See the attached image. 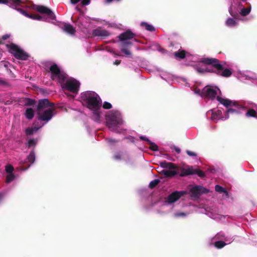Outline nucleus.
<instances>
[{
    "mask_svg": "<svg viewBox=\"0 0 257 257\" xmlns=\"http://www.w3.org/2000/svg\"><path fill=\"white\" fill-rule=\"evenodd\" d=\"M47 67L51 73L52 79L58 81L61 84L63 90L69 91L73 94L71 96L75 97L79 90V82L72 78L67 79L66 74L55 63L50 64Z\"/></svg>",
    "mask_w": 257,
    "mask_h": 257,
    "instance_id": "1",
    "label": "nucleus"
},
{
    "mask_svg": "<svg viewBox=\"0 0 257 257\" xmlns=\"http://www.w3.org/2000/svg\"><path fill=\"white\" fill-rule=\"evenodd\" d=\"M80 101L92 111V118L100 123L101 115V101L99 96L93 91H86L81 94Z\"/></svg>",
    "mask_w": 257,
    "mask_h": 257,
    "instance_id": "2",
    "label": "nucleus"
},
{
    "mask_svg": "<svg viewBox=\"0 0 257 257\" xmlns=\"http://www.w3.org/2000/svg\"><path fill=\"white\" fill-rule=\"evenodd\" d=\"M105 119L106 125L111 131L119 134L126 131L121 115L118 111L112 110L108 112L105 116Z\"/></svg>",
    "mask_w": 257,
    "mask_h": 257,
    "instance_id": "3",
    "label": "nucleus"
},
{
    "mask_svg": "<svg viewBox=\"0 0 257 257\" xmlns=\"http://www.w3.org/2000/svg\"><path fill=\"white\" fill-rule=\"evenodd\" d=\"M56 114L54 104L47 99L40 100L37 107V115L39 120L47 122Z\"/></svg>",
    "mask_w": 257,
    "mask_h": 257,
    "instance_id": "4",
    "label": "nucleus"
},
{
    "mask_svg": "<svg viewBox=\"0 0 257 257\" xmlns=\"http://www.w3.org/2000/svg\"><path fill=\"white\" fill-rule=\"evenodd\" d=\"M35 9L41 13L46 14L47 17H42L38 15H28L26 12L21 9H18L17 10L26 17L36 20L50 22V21L54 20L55 19V16L48 8L42 6H35Z\"/></svg>",
    "mask_w": 257,
    "mask_h": 257,
    "instance_id": "5",
    "label": "nucleus"
},
{
    "mask_svg": "<svg viewBox=\"0 0 257 257\" xmlns=\"http://www.w3.org/2000/svg\"><path fill=\"white\" fill-rule=\"evenodd\" d=\"M200 62L207 65H211L216 69L214 73L218 75L228 77L232 74V72L230 69L226 68L223 70L222 65L220 64L219 60L216 58H203L201 59Z\"/></svg>",
    "mask_w": 257,
    "mask_h": 257,
    "instance_id": "6",
    "label": "nucleus"
},
{
    "mask_svg": "<svg viewBox=\"0 0 257 257\" xmlns=\"http://www.w3.org/2000/svg\"><path fill=\"white\" fill-rule=\"evenodd\" d=\"M217 100L228 109L226 111V115L225 119L229 117V113L239 114L240 108H242V106L239 104L237 102L230 100L228 99H224L220 96H217Z\"/></svg>",
    "mask_w": 257,
    "mask_h": 257,
    "instance_id": "7",
    "label": "nucleus"
},
{
    "mask_svg": "<svg viewBox=\"0 0 257 257\" xmlns=\"http://www.w3.org/2000/svg\"><path fill=\"white\" fill-rule=\"evenodd\" d=\"M6 47L9 51L17 59L26 60L29 57V55L27 53L14 44H7L6 45Z\"/></svg>",
    "mask_w": 257,
    "mask_h": 257,
    "instance_id": "8",
    "label": "nucleus"
},
{
    "mask_svg": "<svg viewBox=\"0 0 257 257\" xmlns=\"http://www.w3.org/2000/svg\"><path fill=\"white\" fill-rule=\"evenodd\" d=\"M160 166L162 168H168L169 169L163 170L161 171V174L165 177L171 178L177 174V172L176 170L177 167L174 164L163 161L160 163Z\"/></svg>",
    "mask_w": 257,
    "mask_h": 257,
    "instance_id": "9",
    "label": "nucleus"
},
{
    "mask_svg": "<svg viewBox=\"0 0 257 257\" xmlns=\"http://www.w3.org/2000/svg\"><path fill=\"white\" fill-rule=\"evenodd\" d=\"M119 46L122 51L126 55L128 54L127 47L128 45V32H126L119 35L118 39Z\"/></svg>",
    "mask_w": 257,
    "mask_h": 257,
    "instance_id": "10",
    "label": "nucleus"
},
{
    "mask_svg": "<svg viewBox=\"0 0 257 257\" xmlns=\"http://www.w3.org/2000/svg\"><path fill=\"white\" fill-rule=\"evenodd\" d=\"M217 95V91L212 86H206L201 91V95L205 97L214 99Z\"/></svg>",
    "mask_w": 257,
    "mask_h": 257,
    "instance_id": "11",
    "label": "nucleus"
},
{
    "mask_svg": "<svg viewBox=\"0 0 257 257\" xmlns=\"http://www.w3.org/2000/svg\"><path fill=\"white\" fill-rule=\"evenodd\" d=\"M190 196L198 198L202 194L208 193V190L202 186H195L190 189Z\"/></svg>",
    "mask_w": 257,
    "mask_h": 257,
    "instance_id": "12",
    "label": "nucleus"
},
{
    "mask_svg": "<svg viewBox=\"0 0 257 257\" xmlns=\"http://www.w3.org/2000/svg\"><path fill=\"white\" fill-rule=\"evenodd\" d=\"M186 193V192L184 191H174L168 196L166 201L170 204L174 203Z\"/></svg>",
    "mask_w": 257,
    "mask_h": 257,
    "instance_id": "13",
    "label": "nucleus"
},
{
    "mask_svg": "<svg viewBox=\"0 0 257 257\" xmlns=\"http://www.w3.org/2000/svg\"><path fill=\"white\" fill-rule=\"evenodd\" d=\"M93 34L97 37L104 38L109 35V33L105 30L98 28L93 31Z\"/></svg>",
    "mask_w": 257,
    "mask_h": 257,
    "instance_id": "14",
    "label": "nucleus"
},
{
    "mask_svg": "<svg viewBox=\"0 0 257 257\" xmlns=\"http://www.w3.org/2000/svg\"><path fill=\"white\" fill-rule=\"evenodd\" d=\"M90 19L88 18L84 17L83 16H81L78 19L77 23L78 25H80L81 26L84 28H88L89 27V21Z\"/></svg>",
    "mask_w": 257,
    "mask_h": 257,
    "instance_id": "15",
    "label": "nucleus"
},
{
    "mask_svg": "<svg viewBox=\"0 0 257 257\" xmlns=\"http://www.w3.org/2000/svg\"><path fill=\"white\" fill-rule=\"evenodd\" d=\"M62 28L64 32L70 35H74L75 32V29L70 24L65 23Z\"/></svg>",
    "mask_w": 257,
    "mask_h": 257,
    "instance_id": "16",
    "label": "nucleus"
},
{
    "mask_svg": "<svg viewBox=\"0 0 257 257\" xmlns=\"http://www.w3.org/2000/svg\"><path fill=\"white\" fill-rule=\"evenodd\" d=\"M44 124L37 125L36 124H34L33 127L31 128H28L26 130V133L27 135H32L33 133L36 132L40 128H41Z\"/></svg>",
    "mask_w": 257,
    "mask_h": 257,
    "instance_id": "17",
    "label": "nucleus"
},
{
    "mask_svg": "<svg viewBox=\"0 0 257 257\" xmlns=\"http://www.w3.org/2000/svg\"><path fill=\"white\" fill-rule=\"evenodd\" d=\"M175 58L177 59H183L186 57V51L184 50H179L174 53Z\"/></svg>",
    "mask_w": 257,
    "mask_h": 257,
    "instance_id": "18",
    "label": "nucleus"
},
{
    "mask_svg": "<svg viewBox=\"0 0 257 257\" xmlns=\"http://www.w3.org/2000/svg\"><path fill=\"white\" fill-rule=\"evenodd\" d=\"M222 114V111L220 110H217L216 111L212 112L211 114V119L213 120H216L219 119L223 120V117H220Z\"/></svg>",
    "mask_w": 257,
    "mask_h": 257,
    "instance_id": "19",
    "label": "nucleus"
},
{
    "mask_svg": "<svg viewBox=\"0 0 257 257\" xmlns=\"http://www.w3.org/2000/svg\"><path fill=\"white\" fill-rule=\"evenodd\" d=\"M195 169H193L192 167H190L188 169H183L181 176H185L190 175H193L195 174Z\"/></svg>",
    "mask_w": 257,
    "mask_h": 257,
    "instance_id": "20",
    "label": "nucleus"
},
{
    "mask_svg": "<svg viewBox=\"0 0 257 257\" xmlns=\"http://www.w3.org/2000/svg\"><path fill=\"white\" fill-rule=\"evenodd\" d=\"M141 25L142 27H144L147 31L150 32H154L155 31V28L153 25H150L146 22H142Z\"/></svg>",
    "mask_w": 257,
    "mask_h": 257,
    "instance_id": "21",
    "label": "nucleus"
},
{
    "mask_svg": "<svg viewBox=\"0 0 257 257\" xmlns=\"http://www.w3.org/2000/svg\"><path fill=\"white\" fill-rule=\"evenodd\" d=\"M225 24L227 27H232L237 25V22L232 18H228L225 22Z\"/></svg>",
    "mask_w": 257,
    "mask_h": 257,
    "instance_id": "22",
    "label": "nucleus"
},
{
    "mask_svg": "<svg viewBox=\"0 0 257 257\" xmlns=\"http://www.w3.org/2000/svg\"><path fill=\"white\" fill-rule=\"evenodd\" d=\"M25 115L28 119H32L34 116V110L33 109L29 108L26 110Z\"/></svg>",
    "mask_w": 257,
    "mask_h": 257,
    "instance_id": "23",
    "label": "nucleus"
},
{
    "mask_svg": "<svg viewBox=\"0 0 257 257\" xmlns=\"http://www.w3.org/2000/svg\"><path fill=\"white\" fill-rule=\"evenodd\" d=\"M13 2V4H10V7L16 9V7L17 6H19L20 5L21 3H23V0H11Z\"/></svg>",
    "mask_w": 257,
    "mask_h": 257,
    "instance_id": "24",
    "label": "nucleus"
},
{
    "mask_svg": "<svg viewBox=\"0 0 257 257\" xmlns=\"http://www.w3.org/2000/svg\"><path fill=\"white\" fill-rule=\"evenodd\" d=\"M226 244V243L224 241H222V240L217 241L215 242V243H214L215 247L218 249L222 248Z\"/></svg>",
    "mask_w": 257,
    "mask_h": 257,
    "instance_id": "25",
    "label": "nucleus"
},
{
    "mask_svg": "<svg viewBox=\"0 0 257 257\" xmlns=\"http://www.w3.org/2000/svg\"><path fill=\"white\" fill-rule=\"evenodd\" d=\"M246 115L248 116L254 117L257 118V114L255 110L253 109H249L246 113Z\"/></svg>",
    "mask_w": 257,
    "mask_h": 257,
    "instance_id": "26",
    "label": "nucleus"
},
{
    "mask_svg": "<svg viewBox=\"0 0 257 257\" xmlns=\"http://www.w3.org/2000/svg\"><path fill=\"white\" fill-rule=\"evenodd\" d=\"M160 182L159 179H155L150 183L149 186L151 189H153L158 185Z\"/></svg>",
    "mask_w": 257,
    "mask_h": 257,
    "instance_id": "27",
    "label": "nucleus"
},
{
    "mask_svg": "<svg viewBox=\"0 0 257 257\" xmlns=\"http://www.w3.org/2000/svg\"><path fill=\"white\" fill-rule=\"evenodd\" d=\"M250 12V8H243L241 9L240 14L242 16H246L248 15Z\"/></svg>",
    "mask_w": 257,
    "mask_h": 257,
    "instance_id": "28",
    "label": "nucleus"
},
{
    "mask_svg": "<svg viewBox=\"0 0 257 257\" xmlns=\"http://www.w3.org/2000/svg\"><path fill=\"white\" fill-rule=\"evenodd\" d=\"M150 145L149 149L153 151H158V146L153 142L151 141L149 143Z\"/></svg>",
    "mask_w": 257,
    "mask_h": 257,
    "instance_id": "29",
    "label": "nucleus"
},
{
    "mask_svg": "<svg viewBox=\"0 0 257 257\" xmlns=\"http://www.w3.org/2000/svg\"><path fill=\"white\" fill-rule=\"evenodd\" d=\"M28 161L31 162L32 164L33 163L35 160V156L33 152L30 153L27 158Z\"/></svg>",
    "mask_w": 257,
    "mask_h": 257,
    "instance_id": "30",
    "label": "nucleus"
},
{
    "mask_svg": "<svg viewBox=\"0 0 257 257\" xmlns=\"http://www.w3.org/2000/svg\"><path fill=\"white\" fill-rule=\"evenodd\" d=\"M37 143L36 139H30L28 142V146L29 147L35 146Z\"/></svg>",
    "mask_w": 257,
    "mask_h": 257,
    "instance_id": "31",
    "label": "nucleus"
},
{
    "mask_svg": "<svg viewBox=\"0 0 257 257\" xmlns=\"http://www.w3.org/2000/svg\"><path fill=\"white\" fill-rule=\"evenodd\" d=\"M215 190L216 192L219 193H223L225 192V189L220 185H216L215 187Z\"/></svg>",
    "mask_w": 257,
    "mask_h": 257,
    "instance_id": "32",
    "label": "nucleus"
},
{
    "mask_svg": "<svg viewBox=\"0 0 257 257\" xmlns=\"http://www.w3.org/2000/svg\"><path fill=\"white\" fill-rule=\"evenodd\" d=\"M15 178V176L13 174H9L7 176L6 181L7 183H10Z\"/></svg>",
    "mask_w": 257,
    "mask_h": 257,
    "instance_id": "33",
    "label": "nucleus"
},
{
    "mask_svg": "<svg viewBox=\"0 0 257 257\" xmlns=\"http://www.w3.org/2000/svg\"><path fill=\"white\" fill-rule=\"evenodd\" d=\"M195 174H197L201 178H204L205 176L204 172L199 169H195Z\"/></svg>",
    "mask_w": 257,
    "mask_h": 257,
    "instance_id": "34",
    "label": "nucleus"
},
{
    "mask_svg": "<svg viewBox=\"0 0 257 257\" xmlns=\"http://www.w3.org/2000/svg\"><path fill=\"white\" fill-rule=\"evenodd\" d=\"M14 170V168L12 165H9L6 166V171L9 174H12Z\"/></svg>",
    "mask_w": 257,
    "mask_h": 257,
    "instance_id": "35",
    "label": "nucleus"
},
{
    "mask_svg": "<svg viewBox=\"0 0 257 257\" xmlns=\"http://www.w3.org/2000/svg\"><path fill=\"white\" fill-rule=\"evenodd\" d=\"M111 107H112L111 104L109 102H108L106 101L104 102L103 104V107L104 109H110L111 108Z\"/></svg>",
    "mask_w": 257,
    "mask_h": 257,
    "instance_id": "36",
    "label": "nucleus"
},
{
    "mask_svg": "<svg viewBox=\"0 0 257 257\" xmlns=\"http://www.w3.org/2000/svg\"><path fill=\"white\" fill-rule=\"evenodd\" d=\"M135 34L130 30V45L133 41H136V39H134Z\"/></svg>",
    "mask_w": 257,
    "mask_h": 257,
    "instance_id": "37",
    "label": "nucleus"
},
{
    "mask_svg": "<svg viewBox=\"0 0 257 257\" xmlns=\"http://www.w3.org/2000/svg\"><path fill=\"white\" fill-rule=\"evenodd\" d=\"M114 158L116 160H120L121 158L123 157V154L122 153H118L114 156Z\"/></svg>",
    "mask_w": 257,
    "mask_h": 257,
    "instance_id": "38",
    "label": "nucleus"
},
{
    "mask_svg": "<svg viewBox=\"0 0 257 257\" xmlns=\"http://www.w3.org/2000/svg\"><path fill=\"white\" fill-rule=\"evenodd\" d=\"M171 148L172 149H174L178 154H179L181 152V149L176 146H172Z\"/></svg>",
    "mask_w": 257,
    "mask_h": 257,
    "instance_id": "39",
    "label": "nucleus"
},
{
    "mask_svg": "<svg viewBox=\"0 0 257 257\" xmlns=\"http://www.w3.org/2000/svg\"><path fill=\"white\" fill-rule=\"evenodd\" d=\"M34 101L30 99H26L25 103L27 105H32L34 103Z\"/></svg>",
    "mask_w": 257,
    "mask_h": 257,
    "instance_id": "40",
    "label": "nucleus"
},
{
    "mask_svg": "<svg viewBox=\"0 0 257 257\" xmlns=\"http://www.w3.org/2000/svg\"><path fill=\"white\" fill-rule=\"evenodd\" d=\"M140 139L141 140L147 142L148 143H149L151 142V141L148 138H147L145 136H141L140 137Z\"/></svg>",
    "mask_w": 257,
    "mask_h": 257,
    "instance_id": "41",
    "label": "nucleus"
},
{
    "mask_svg": "<svg viewBox=\"0 0 257 257\" xmlns=\"http://www.w3.org/2000/svg\"><path fill=\"white\" fill-rule=\"evenodd\" d=\"M187 154L190 156H196V154L194 152H191L190 151L187 150L186 151Z\"/></svg>",
    "mask_w": 257,
    "mask_h": 257,
    "instance_id": "42",
    "label": "nucleus"
},
{
    "mask_svg": "<svg viewBox=\"0 0 257 257\" xmlns=\"http://www.w3.org/2000/svg\"><path fill=\"white\" fill-rule=\"evenodd\" d=\"M90 0H82L81 3L83 5H88L89 4Z\"/></svg>",
    "mask_w": 257,
    "mask_h": 257,
    "instance_id": "43",
    "label": "nucleus"
},
{
    "mask_svg": "<svg viewBox=\"0 0 257 257\" xmlns=\"http://www.w3.org/2000/svg\"><path fill=\"white\" fill-rule=\"evenodd\" d=\"M175 216H177V217L185 216V214L184 213H183V212L178 213H176L175 214Z\"/></svg>",
    "mask_w": 257,
    "mask_h": 257,
    "instance_id": "44",
    "label": "nucleus"
},
{
    "mask_svg": "<svg viewBox=\"0 0 257 257\" xmlns=\"http://www.w3.org/2000/svg\"><path fill=\"white\" fill-rule=\"evenodd\" d=\"M80 0H70V2L72 4L75 5L78 3Z\"/></svg>",
    "mask_w": 257,
    "mask_h": 257,
    "instance_id": "45",
    "label": "nucleus"
},
{
    "mask_svg": "<svg viewBox=\"0 0 257 257\" xmlns=\"http://www.w3.org/2000/svg\"><path fill=\"white\" fill-rule=\"evenodd\" d=\"M215 70H216V69L214 70L213 69H206L205 70V71L206 72H213V73H214V71Z\"/></svg>",
    "mask_w": 257,
    "mask_h": 257,
    "instance_id": "46",
    "label": "nucleus"
},
{
    "mask_svg": "<svg viewBox=\"0 0 257 257\" xmlns=\"http://www.w3.org/2000/svg\"><path fill=\"white\" fill-rule=\"evenodd\" d=\"M10 35H8V34H6V35H4V36H3V39L4 40H6L7 39H8V38L10 37Z\"/></svg>",
    "mask_w": 257,
    "mask_h": 257,
    "instance_id": "47",
    "label": "nucleus"
},
{
    "mask_svg": "<svg viewBox=\"0 0 257 257\" xmlns=\"http://www.w3.org/2000/svg\"><path fill=\"white\" fill-rule=\"evenodd\" d=\"M229 13L234 18H236V16H237V14L235 15V14H234L232 13L231 12V9L230 8V10H229Z\"/></svg>",
    "mask_w": 257,
    "mask_h": 257,
    "instance_id": "48",
    "label": "nucleus"
},
{
    "mask_svg": "<svg viewBox=\"0 0 257 257\" xmlns=\"http://www.w3.org/2000/svg\"><path fill=\"white\" fill-rule=\"evenodd\" d=\"M197 71L200 72V73H203L205 71V70H204L203 69H201V68H197Z\"/></svg>",
    "mask_w": 257,
    "mask_h": 257,
    "instance_id": "49",
    "label": "nucleus"
},
{
    "mask_svg": "<svg viewBox=\"0 0 257 257\" xmlns=\"http://www.w3.org/2000/svg\"><path fill=\"white\" fill-rule=\"evenodd\" d=\"M8 2V0H0V3L2 4H7Z\"/></svg>",
    "mask_w": 257,
    "mask_h": 257,
    "instance_id": "50",
    "label": "nucleus"
},
{
    "mask_svg": "<svg viewBox=\"0 0 257 257\" xmlns=\"http://www.w3.org/2000/svg\"><path fill=\"white\" fill-rule=\"evenodd\" d=\"M170 46H171V47H173V46H174V44H173V43H172V42L170 43Z\"/></svg>",
    "mask_w": 257,
    "mask_h": 257,
    "instance_id": "51",
    "label": "nucleus"
},
{
    "mask_svg": "<svg viewBox=\"0 0 257 257\" xmlns=\"http://www.w3.org/2000/svg\"><path fill=\"white\" fill-rule=\"evenodd\" d=\"M119 63V62H114V64H116V65H118V64Z\"/></svg>",
    "mask_w": 257,
    "mask_h": 257,
    "instance_id": "52",
    "label": "nucleus"
},
{
    "mask_svg": "<svg viewBox=\"0 0 257 257\" xmlns=\"http://www.w3.org/2000/svg\"><path fill=\"white\" fill-rule=\"evenodd\" d=\"M1 198V195L0 194V198Z\"/></svg>",
    "mask_w": 257,
    "mask_h": 257,
    "instance_id": "53",
    "label": "nucleus"
},
{
    "mask_svg": "<svg viewBox=\"0 0 257 257\" xmlns=\"http://www.w3.org/2000/svg\"><path fill=\"white\" fill-rule=\"evenodd\" d=\"M117 1H119L120 0H116Z\"/></svg>",
    "mask_w": 257,
    "mask_h": 257,
    "instance_id": "54",
    "label": "nucleus"
}]
</instances>
